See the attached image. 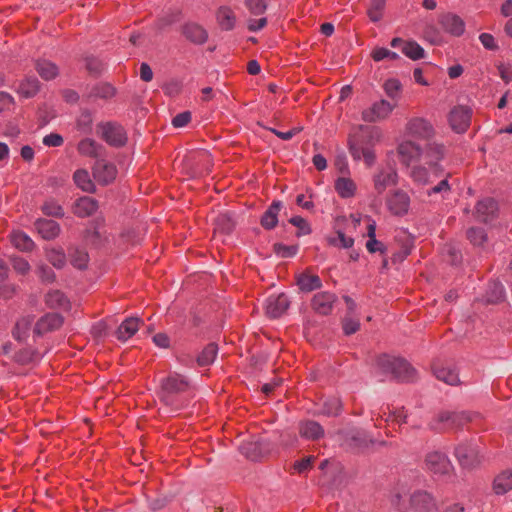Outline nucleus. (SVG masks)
<instances>
[{
    "label": "nucleus",
    "instance_id": "f8f14e48",
    "mask_svg": "<svg viewBox=\"0 0 512 512\" xmlns=\"http://www.w3.org/2000/svg\"><path fill=\"white\" fill-rule=\"evenodd\" d=\"M425 464L427 469L435 474L446 475L453 470L449 458L439 451L427 454Z\"/></svg>",
    "mask_w": 512,
    "mask_h": 512
},
{
    "label": "nucleus",
    "instance_id": "bf43d9fd",
    "mask_svg": "<svg viewBox=\"0 0 512 512\" xmlns=\"http://www.w3.org/2000/svg\"><path fill=\"white\" fill-rule=\"evenodd\" d=\"M372 58L375 61H382L384 59H398L399 55L396 52L390 51L383 47L375 48L372 52Z\"/></svg>",
    "mask_w": 512,
    "mask_h": 512
},
{
    "label": "nucleus",
    "instance_id": "69168bd1",
    "mask_svg": "<svg viewBox=\"0 0 512 512\" xmlns=\"http://www.w3.org/2000/svg\"><path fill=\"white\" fill-rule=\"evenodd\" d=\"M444 252L448 256V260L452 265H456L461 261V253L455 246L447 245Z\"/></svg>",
    "mask_w": 512,
    "mask_h": 512
},
{
    "label": "nucleus",
    "instance_id": "338daca9",
    "mask_svg": "<svg viewBox=\"0 0 512 512\" xmlns=\"http://www.w3.org/2000/svg\"><path fill=\"white\" fill-rule=\"evenodd\" d=\"M314 459L315 458L313 456H308V457L303 458V459H301L299 461H296L295 464H294V469L298 473H304V472L308 471L312 467Z\"/></svg>",
    "mask_w": 512,
    "mask_h": 512
},
{
    "label": "nucleus",
    "instance_id": "39448f33",
    "mask_svg": "<svg viewBox=\"0 0 512 512\" xmlns=\"http://www.w3.org/2000/svg\"><path fill=\"white\" fill-rule=\"evenodd\" d=\"M188 388L189 381L185 376L172 373L161 381V398L169 404L173 396L185 392Z\"/></svg>",
    "mask_w": 512,
    "mask_h": 512
},
{
    "label": "nucleus",
    "instance_id": "5fc2aeb1",
    "mask_svg": "<svg viewBox=\"0 0 512 512\" xmlns=\"http://www.w3.org/2000/svg\"><path fill=\"white\" fill-rule=\"evenodd\" d=\"M329 243L337 247L350 248L354 244V239L346 236L341 231H337V235L335 237L329 238Z\"/></svg>",
    "mask_w": 512,
    "mask_h": 512
},
{
    "label": "nucleus",
    "instance_id": "13d9d810",
    "mask_svg": "<svg viewBox=\"0 0 512 512\" xmlns=\"http://www.w3.org/2000/svg\"><path fill=\"white\" fill-rule=\"evenodd\" d=\"M384 91L391 99H396L401 89V84L397 79H388L384 83Z\"/></svg>",
    "mask_w": 512,
    "mask_h": 512
},
{
    "label": "nucleus",
    "instance_id": "a211bd4d",
    "mask_svg": "<svg viewBox=\"0 0 512 512\" xmlns=\"http://www.w3.org/2000/svg\"><path fill=\"white\" fill-rule=\"evenodd\" d=\"M397 178L398 175L394 169H382L374 175V189L378 194H382L388 187L397 183Z\"/></svg>",
    "mask_w": 512,
    "mask_h": 512
},
{
    "label": "nucleus",
    "instance_id": "2eb2a0df",
    "mask_svg": "<svg viewBox=\"0 0 512 512\" xmlns=\"http://www.w3.org/2000/svg\"><path fill=\"white\" fill-rule=\"evenodd\" d=\"M63 319L59 314L51 313L41 317L33 327V336L39 337L61 327Z\"/></svg>",
    "mask_w": 512,
    "mask_h": 512
},
{
    "label": "nucleus",
    "instance_id": "393cba45",
    "mask_svg": "<svg viewBox=\"0 0 512 512\" xmlns=\"http://www.w3.org/2000/svg\"><path fill=\"white\" fill-rule=\"evenodd\" d=\"M142 321L137 317L126 318L118 327L116 337L120 341H127L130 339L140 327Z\"/></svg>",
    "mask_w": 512,
    "mask_h": 512
},
{
    "label": "nucleus",
    "instance_id": "774afa93",
    "mask_svg": "<svg viewBox=\"0 0 512 512\" xmlns=\"http://www.w3.org/2000/svg\"><path fill=\"white\" fill-rule=\"evenodd\" d=\"M359 327L360 323L356 319L346 317L343 320V330L346 335L354 334L356 331H358Z\"/></svg>",
    "mask_w": 512,
    "mask_h": 512
},
{
    "label": "nucleus",
    "instance_id": "603ef678",
    "mask_svg": "<svg viewBox=\"0 0 512 512\" xmlns=\"http://www.w3.org/2000/svg\"><path fill=\"white\" fill-rule=\"evenodd\" d=\"M385 7V0H371L368 9V16L373 22H377L382 17V11Z\"/></svg>",
    "mask_w": 512,
    "mask_h": 512
},
{
    "label": "nucleus",
    "instance_id": "c03bdc74",
    "mask_svg": "<svg viewBox=\"0 0 512 512\" xmlns=\"http://www.w3.org/2000/svg\"><path fill=\"white\" fill-rule=\"evenodd\" d=\"M235 227V221L230 214H221L216 218V230L225 234H229Z\"/></svg>",
    "mask_w": 512,
    "mask_h": 512
},
{
    "label": "nucleus",
    "instance_id": "5701e85b",
    "mask_svg": "<svg viewBox=\"0 0 512 512\" xmlns=\"http://www.w3.org/2000/svg\"><path fill=\"white\" fill-rule=\"evenodd\" d=\"M77 151L82 156L98 160L103 156L104 147L91 138H84L78 143Z\"/></svg>",
    "mask_w": 512,
    "mask_h": 512
},
{
    "label": "nucleus",
    "instance_id": "bb28decb",
    "mask_svg": "<svg viewBox=\"0 0 512 512\" xmlns=\"http://www.w3.org/2000/svg\"><path fill=\"white\" fill-rule=\"evenodd\" d=\"M98 208V203L95 199L84 196L79 198L74 206L73 212L79 217H88L92 215Z\"/></svg>",
    "mask_w": 512,
    "mask_h": 512
},
{
    "label": "nucleus",
    "instance_id": "aec40b11",
    "mask_svg": "<svg viewBox=\"0 0 512 512\" xmlns=\"http://www.w3.org/2000/svg\"><path fill=\"white\" fill-rule=\"evenodd\" d=\"M439 22L446 32L454 36H460L465 30L464 21L458 15L452 13L441 15Z\"/></svg>",
    "mask_w": 512,
    "mask_h": 512
},
{
    "label": "nucleus",
    "instance_id": "58836bf2",
    "mask_svg": "<svg viewBox=\"0 0 512 512\" xmlns=\"http://www.w3.org/2000/svg\"><path fill=\"white\" fill-rule=\"evenodd\" d=\"M45 301L51 308L67 309L69 301L65 295L59 290H52L46 294Z\"/></svg>",
    "mask_w": 512,
    "mask_h": 512
},
{
    "label": "nucleus",
    "instance_id": "20e7f679",
    "mask_svg": "<svg viewBox=\"0 0 512 512\" xmlns=\"http://www.w3.org/2000/svg\"><path fill=\"white\" fill-rule=\"evenodd\" d=\"M469 421H471V416L467 412L442 411L430 422V428L436 431H444L460 428Z\"/></svg>",
    "mask_w": 512,
    "mask_h": 512
},
{
    "label": "nucleus",
    "instance_id": "a18cd8bd",
    "mask_svg": "<svg viewBox=\"0 0 512 512\" xmlns=\"http://www.w3.org/2000/svg\"><path fill=\"white\" fill-rule=\"evenodd\" d=\"M88 259V253L83 249L74 248L70 253L71 264L78 269L86 268Z\"/></svg>",
    "mask_w": 512,
    "mask_h": 512
},
{
    "label": "nucleus",
    "instance_id": "b1692460",
    "mask_svg": "<svg viewBox=\"0 0 512 512\" xmlns=\"http://www.w3.org/2000/svg\"><path fill=\"white\" fill-rule=\"evenodd\" d=\"M497 209V203L493 199H483L476 205V217L479 221L489 222L495 217Z\"/></svg>",
    "mask_w": 512,
    "mask_h": 512
},
{
    "label": "nucleus",
    "instance_id": "f257e3e1",
    "mask_svg": "<svg viewBox=\"0 0 512 512\" xmlns=\"http://www.w3.org/2000/svg\"><path fill=\"white\" fill-rule=\"evenodd\" d=\"M408 496L410 505L416 512H436L439 508V501L432 494L420 489L411 492V488L404 482L399 484L392 497L393 505L398 509L404 508Z\"/></svg>",
    "mask_w": 512,
    "mask_h": 512
},
{
    "label": "nucleus",
    "instance_id": "680f3d73",
    "mask_svg": "<svg viewBox=\"0 0 512 512\" xmlns=\"http://www.w3.org/2000/svg\"><path fill=\"white\" fill-rule=\"evenodd\" d=\"M42 210L48 216L61 217L64 214L62 207L54 201H47L43 205Z\"/></svg>",
    "mask_w": 512,
    "mask_h": 512
},
{
    "label": "nucleus",
    "instance_id": "79ce46f5",
    "mask_svg": "<svg viewBox=\"0 0 512 512\" xmlns=\"http://www.w3.org/2000/svg\"><path fill=\"white\" fill-rule=\"evenodd\" d=\"M402 52L412 60L424 58V49L415 41L403 43Z\"/></svg>",
    "mask_w": 512,
    "mask_h": 512
},
{
    "label": "nucleus",
    "instance_id": "c9c22d12",
    "mask_svg": "<svg viewBox=\"0 0 512 512\" xmlns=\"http://www.w3.org/2000/svg\"><path fill=\"white\" fill-rule=\"evenodd\" d=\"M335 189L342 198H350L355 194L356 184L348 177H340L335 182Z\"/></svg>",
    "mask_w": 512,
    "mask_h": 512
},
{
    "label": "nucleus",
    "instance_id": "de8ad7c7",
    "mask_svg": "<svg viewBox=\"0 0 512 512\" xmlns=\"http://www.w3.org/2000/svg\"><path fill=\"white\" fill-rule=\"evenodd\" d=\"M341 411V401L338 398H327L322 405L321 413L326 416H336Z\"/></svg>",
    "mask_w": 512,
    "mask_h": 512
},
{
    "label": "nucleus",
    "instance_id": "9b49d317",
    "mask_svg": "<svg viewBox=\"0 0 512 512\" xmlns=\"http://www.w3.org/2000/svg\"><path fill=\"white\" fill-rule=\"evenodd\" d=\"M92 172L94 179L101 185L110 184L117 176L116 166L102 158L96 160Z\"/></svg>",
    "mask_w": 512,
    "mask_h": 512
},
{
    "label": "nucleus",
    "instance_id": "052dcab7",
    "mask_svg": "<svg viewBox=\"0 0 512 512\" xmlns=\"http://www.w3.org/2000/svg\"><path fill=\"white\" fill-rule=\"evenodd\" d=\"M467 238L473 245H482L486 241V234L480 228H470L467 231Z\"/></svg>",
    "mask_w": 512,
    "mask_h": 512
},
{
    "label": "nucleus",
    "instance_id": "e433bc0d",
    "mask_svg": "<svg viewBox=\"0 0 512 512\" xmlns=\"http://www.w3.org/2000/svg\"><path fill=\"white\" fill-rule=\"evenodd\" d=\"M33 327V318L29 316L23 317L15 325V328L13 330L14 338L19 341L25 340Z\"/></svg>",
    "mask_w": 512,
    "mask_h": 512
},
{
    "label": "nucleus",
    "instance_id": "6e6d98bb",
    "mask_svg": "<svg viewBox=\"0 0 512 512\" xmlns=\"http://www.w3.org/2000/svg\"><path fill=\"white\" fill-rule=\"evenodd\" d=\"M289 222L298 228L297 235L304 236L309 235L311 233V227L306 219L301 216H294L290 218Z\"/></svg>",
    "mask_w": 512,
    "mask_h": 512
},
{
    "label": "nucleus",
    "instance_id": "ddd939ff",
    "mask_svg": "<svg viewBox=\"0 0 512 512\" xmlns=\"http://www.w3.org/2000/svg\"><path fill=\"white\" fill-rule=\"evenodd\" d=\"M386 205L392 214L402 216L409 210L410 198L406 192L395 190L388 196Z\"/></svg>",
    "mask_w": 512,
    "mask_h": 512
},
{
    "label": "nucleus",
    "instance_id": "ea45409f",
    "mask_svg": "<svg viewBox=\"0 0 512 512\" xmlns=\"http://www.w3.org/2000/svg\"><path fill=\"white\" fill-rule=\"evenodd\" d=\"M218 352L217 345L215 343L208 344L200 355L197 357V363L199 366H207L214 362Z\"/></svg>",
    "mask_w": 512,
    "mask_h": 512
},
{
    "label": "nucleus",
    "instance_id": "423d86ee",
    "mask_svg": "<svg viewBox=\"0 0 512 512\" xmlns=\"http://www.w3.org/2000/svg\"><path fill=\"white\" fill-rule=\"evenodd\" d=\"M454 455L461 467L465 469L477 467L482 459L478 446L472 442L459 443L455 447Z\"/></svg>",
    "mask_w": 512,
    "mask_h": 512
},
{
    "label": "nucleus",
    "instance_id": "2f4dec72",
    "mask_svg": "<svg viewBox=\"0 0 512 512\" xmlns=\"http://www.w3.org/2000/svg\"><path fill=\"white\" fill-rule=\"evenodd\" d=\"M282 208L281 201H273L261 217V225L265 229H273L278 223V214Z\"/></svg>",
    "mask_w": 512,
    "mask_h": 512
},
{
    "label": "nucleus",
    "instance_id": "473e14b6",
    "mask_svg": "<svg viewBox=\"0 0 512 512\" xmlns=\"http://www.w3.org/2000/svg\"><path fill=\"white\" fill-rule=\"evenodd\" d=\"M362 134L359 137V141L366 147H371L378 143L382 138V132L378 127H366L360 126Z\"/></svg>",
    "mask_w": 512,
    "mask_h": 512
},
{
    "label": "nucleus",
    "instance_id": "0e129e2a",
    "mask_svg": "<svg viewBox=\"0 0 512 512\" xmlns=\"http://www.w3.org/2000/svg\"><path fill=\"white\" fill-rule=\"evenodd\" d=\"M365 148L366 146L361 144V142L358 139H350L349 151L355 160H360L362 158V149Z\"/></svg>",
    "mask_w": 512,
    "mask_h": 512
},
{
    "label": "nucleus",
    "instance_id": "412c9836",
    "mask_svg": "<svg viewBox=\"0 0 512 512\" xmlns=\"http://www.w3.org/2000/svg\"><path fill=\"white\" fill-rule=\"evenodd\" d=\"M299 434L302 438L316 441L324 436L323 427L314 420L301 421L298 426Z\"/></svg>",
    "mask_w": 512,
    "mask_h": 512
},
{
    "label": "nucleus",
    "instance_id": "a19ab883",
    "mask_svg": "<svg viewBox=\"0 0 512 512\" xmlns=\"http://www.w3.org/2000/svg\"><path fill=\"white\" fill-rule=\"evenodd\" d=\"M217 20L224 30H231L235 24V15L227 7H221L217 13Z\"/></svg>",
    "mask_w": 512,
    "mask_h": 512
},
{
    "label": "nucleus",
    "instance_id": "864d4df0",
    "mask_svg": "<svg viewBox=\"0 0 512 512\" xmlns=\"http://www.w3.org/2000/svg\"><path fill=\"white\" fill-rule=\"evenodd\" d=\"M504 296V288L498 283L494 282L490 284L489 289L487 291V301L491 303H496L500 301Z\"/></svg>",
    "mask_w": 512,
    "mask_h": 512
},
{
    "label": "nucleus",
    "instance_id": "8fccbe9b",
    "mask_svg": "<svg viewBox=\"0 0 512 512\" xmlns=\"http://www.w3.org/2000/svg\"><path fill=\"white\" fill-rule=\"evenodd\" d=\"M269 0H245V7L250 14L258 16L265 13Z\"/></svg>",
    "mask_w": 512,
    "mask_h": 512
},
{
    "label": "nucleus",
    "instance_id": "4c0bfd02",
    "mask_svg": "<svg viewBox=\"0 0 512 512\" xmlns=\"http://www.w3.org/2000/svg\"><path fill=\"white\" fill-rule=\"evenodd\" d=\"M36 70L44 80H51L59 73L58 67L49 60H38Z\"/></svg>",
    "mask_w": 512,
    "mask_h": 512
},
{
    "label": "nucleus",
    "instance_id": "f03ea898",
    "mask_svg": "<svg viewBox=\"0 0 512 512\" xmlns=\"http://www.w3.org/2000/svg\"><path fill=\"white\" fill-rule=\"evenodd\" d=\"M375 373L377 375H391L401 382L414 381L416 378L415 369L405 360L389 355H381L376 359Z\"/></svg>",
    "mask_w": 512,
    "mask_h": 512
},
{
    "label": "nucleus",
    "instance_id": "6e6552de",
    "mask_svg": "<svg viewBox=\"0 0 512 512\" xmlns=\"http://www.w3.org/2000/svg\"><path fill=\"white\" fill-rule=\"evenodd\" d=\"M445 155V147L436 141H427L422 147L420 162L429 166V168L439 170V162Z\"/></svg>",
    "mask_w": 512,
    "mask_h": 512
},
{
    "label": "nucleus",
    "instance_id": "0eeeda50",
    "mask_svg": "<svg viewBox=\"0 0 512 512\" xmlns=\"http://www.w3.org/2000/svg\"><path fill=\"white\" fill-rule=\"evenodd\" d=\"M98 133L107 144L113 147H121L127 141L124 128L116 123H104L98 125Z\"/></svg>",
    "mask_w": 512,
    "mask_h": 512
},
{
    "label": "nucleus",
    "instance_id": "4d7b16f0",
    "mask_svg": "<svg viewBox=\"0 0 512 512\" xmlns=\"http://www.w3.org/2000/svg\"><path fill=\"white\" fill-rule=\"evenodd\" d=\"M40 359V355L36 351L30 349H24L17 353L16 360L21 364H29L36 362Z\"/></svg>",
    "mask_w": 512,
    "mask_h": 512
},
{
    "label": "nucleus",
    "instance_id": "6ab92c4d",
    "mask_svg": "<svg viewBox=\"0 0 512 512\" xmlns=\"http://www.w3.org/2000/svg\"><path fill=\"white\" fill-rule=\"evenodd\" d=\"M336 299V295L330 292L317 293L312 299V308L321 315H328Z\"/></svg>",
    "mask_w": 512,
    "mask_h": 512
},
{
    "label": "nucleus",
    "instance_id": "3c124183",
    "mask_svg": "<svg viewBox=\"0 0 512 512\" xmlns=\"http://www.w3.org/2000/svg\"><path fill=\"white\" fill-rule=\"evenodd\" d=\"M10 262L13 269L21 275H26L31 269L29 262L18 255L10 256Z\"/></svg>",
    "mask_w": 512,
    "mask_h": 512
},
{
    "label": "nucleus",
    "instance_id": "9d476101",
    "mask_svg": "<svg viewBox=\"0 0 512 512\" xmlns=\"http://www.w3.org/2000/svg\"><path fill=\"white\" fill-rule=\"evenodd\" d=\"M394 108V104L382 99L380 101L373 103L371 107L365 109L362 112V119L365 122L370 123L382 121L388 118V116L392 113Z\"/></svg>",
    "mask_w": 512,
    "mask_h": 512
},
{
    "label": "nucleus",
    "instance_id": "c756f323",
    "mask_svg": "<svg viewBox=\"0 0 512 512\" xmlns=\"http://www.w3.org/2000/svg\"><path fill=\"white\" fill-rule=\"evenodd\" d=\"M12 245L21 252H31L35 248L34 241L22 231H13L10 235Z\"/></svg>",
    "mask_w": 512,
    "mask_h": 512
},
{
    "label": "nucleus",
    "instance_id": "7c9ffc66",
    "mask_svg": "<svg viewBox=\"0 0 512 512\" xmlns=\"http://www.w3.org/2000/svg\"><path fill=\"white\" fill-rule=\"evenodd\" d=\"M297 285L301 291L311 292L321 288L322 281L318 275L304 272L297 277Z\"/></svg>",
    "mask_w": 512,
    "mask_h": 512
},
{
    "label": "nucleus",
    "instance_id": "7ed1b4c3",
    "mask_svg": "<svg viewBox=\"0 0 512 512\" xmlns=\"http://www.w3.org/2000/svg\"><path fill=\"white\" fill-rule=\"evenodd\" d=\"M341 435V445L353 452H363L374 444V440L364 430L351 428L343 430Z\"/></svg>",
    "mask_w": 512,
    "mask_h": 512
},
{
    "label": "nucleus",
    "instance_id": "37998d69",
    "mask_svg": "<svg viewBox=\"0 0 512 512\" xmlns=\"http://www.w3.org/2000/svg\"><path fill=\"white\" fill-rule=\"evenodd\" d=\"M46 258L55 268L58 269L63 268L66 264V256L61 249H46Z\"/></svg>",
    "mask_w": 512,
    "mask_h": 512
},
{
    "label": "nucleus",
    "instance_id": "1a4fd4ad",
    "mask_svg": "<svg viewBox=\"0 0 512 512\" xmlns=\"http://www.w3.org/2000/svg\"><path fill=\"white\" fill-rule=\"evenodd\" d=\"M406 133L412 138L429 141L434 135V129L426 119L415 117L407 122Z\"/></svg>",
    "mask_w": 512,
    "mask_h": 512
},
{
    "label": "nucleus",
    "instance_id": "e2e57ef3",
    "mask_svg": "<svg viewBox=\"0 0 512 512\" xmlns=\"http://www.w3.org/2000/svg\"><path fill=\"white\" fill-rule=\"evenodd\" d=\"M37 273L41 280L45 282H53L55 279L54 271L44 263H40L37 266Z\"/></svg>",
    "mask_w": 512,
    "mask_h": 512
},
{
    "label": "nucleus",
    "instance_id": "cd10ccee",
    "mask_svg": "<svg viewBox=\"0 0 512 512\" xmlns=\"http://www.w3.org/2000/svg\"><path fill=\"white\" fill-rule=\"evenodd\" d=\"M433 373L438 380L443 381L448 385H456L460 382L458 373L450 366H445L443 364L434 365Z\"/></svg>",
    "mask_w": 512,
    "mask_h": 512
},
{
    "label": "nucleus",
    "instance_id": "4be33fe9",
    "mask_svg": "<svg viewBox=\"0 0 512 512\" xmlns=\"http://www.w3.org/2000/svg\"><path fill=\"white\" fill-rule=\"evenodd\" d=\"M440 170H434L426 167L425 164L421 163L412 167L410 176L414 182L420 185H426L433 182V178L438 175Z\"/></svg>",
    "mask_w": 512,
    "mask_h": 512
},
{
    "label": "nucleus",
    "instance_id": "09e8293b",
    "mask_svg": "<svg viewBox=\"0 0 512 512\" xmlns=\"http://www.w3.org/2000/svg\"><path fill=\"white\" fill-rule=\"evenodd\" d=\"M449 176L441 179L436 185L427 191L428 196L440 195L441 198H446L451 191V185L448 181Z\"/></svg>",
    "mask_w": 512,
    "mask_h": 512
},
{
    "label": "nucleus",
    "instance_id": "dca6fc26",
    "mask_svg": "<svg viewBox=\"0 0 512 512\" xmlns=\"http://www.w3.org/2000/svg\"><path fill=\"white\" fill-rule=\"evenodd\" d=\"M421 150L422 147L411 140L403 141L397 148L398 155L405 165H409L414 161L420 162Z\"/></svg>",
    "mask_w": 512,
    "mask_h": 512
},
{
    "label": "nucleus",
    "instance_id": "f704fd0d",
    "mask_svg": "<svg viewBox=\"0 0 512 512\" xmlns=\"http://www.w3.org/2000/svg\"><path fill=\"white\" fill-rule=\"evenodd\" d=\"M73 179L77 187L82 189L85 192L93 193L95 192V185L90 178V175L87 170L79 169L75 171L73 175Z\"/></svg>",
    "mask_w": 512,
    "mask_h": 512
},
{
    "label": "nucleus",
    "instance_id": "4468645a",
    "mask_svg": "<svg viewBox=\"0 0 512 512\" xmlns=\"http://www.w3.org/2000/svg\"><path fill=\"white\" fill-rule=\"evenodd\" d=\"M471 110L465 106L454 107L449 114V123L454 131L463 133L469 127Z\"/></svg>",
    "mask_w": 512,
    "mask_h": 512
},
{
    "label": "nucleus",
    "instance_id": "a878e982",
    "mask_svg": "<svg viewBox=\"0 0 512 512\" xmlns=\"http://www.w3.org/2000/svg\"><path fill=\"white\" fill-rule=\"evenodd\" d=\"M35 228L45 240H52L60 233V226L54 220L39 219L35 222Z\"/></svg>",
    "mask_w": 512,
    "mask_h": 512
},
{
    "label": "nucleus",
    "instance_id": "72a5a7b5",
    "mask_svg": "<svg viewBox=\"0 0 512 512\" xmlns=\"http://www.w3.org/2000/svg\"><path fill=\"white\" fill-rule=\"evenodd\" d=\"M493 489L496 494H505L512 490V470H504L494 479Z\"/></svg>",
    "mask_w": 512,
    "mask_h": 512
},
{
    "label": "nucleus",
    "instance_id": "49530a36",
    "mask_svg": "<svg viewBox=\"0 0 512 512\" xmlns=\"http://www.w3.org/2000/svg\"><path fill=\"white\" fill-rule=\"evenodd\" d=\"M39 90V81L30 77L20 84L19 92L26 98L34 96Z\"/></svg>",
    "mask_w": 512,
    "mask_h": 512
},
{
    "label": "nucleus",
    "instance_id": "c85d7f7f",
    "mask_svg": "<svg viewBox=\"0 0 512 512\" xmlns=\"http://www.w3.org/2000/svg\"><path fill=\"white\" fill-rule=\"evenodd\" d=\"M183 34L189 41L195 44H203L208 38L206 30L196 23L186 24L183 28Z\"/></svg>",
    "mask_w": 512,
    "mask_h": 512
},
{
    "label": "nucleus",
    "instance_id": "f3484780",
    "mask_svg": "<svg viewBox=\"0 0 512 512\" xmlns=\"http://www.w3.org/2000/svg\"><path fill=\"white\" fill-rule=\"evenodd\" d=\"M288 306L289 301L286 295H271L266 299L265 311L270 318H278L287 310Z\"/></svg>",
    "mask_w": 512,
    "mask_h": 512
}]
</instances>
